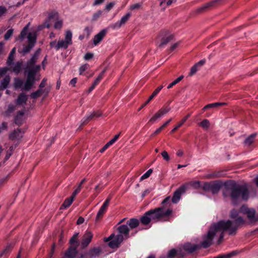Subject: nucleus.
I'll return each instance as SVG.
<instances>
[{"instance_id":"obj_23","label":"nucleus","mask_w":258,"mask_h":258,"mask_svg":"<svg viewBox=\"0 0 258 258\" xmlns=\"http://www.w3.org/2000/svg\"><path fill=\"white\" fill-rule=\"evenodd\" d=\"M10 82V77L9 76H6L1 82L0 89L2 90L6 89Z\"/></svg>"},{"instance_id":"obj_47","label":"nucleus","mask_w":258,"mask_h":258,"mask_svg":"<svg viewBox=\"0 0 258 258\" xmlns=\"http://www.w3.org/2000/svg\"><path fill=\"white\" fill-rule=\"evenodd\" d=\"M153 172V170L150 169L148 170L141 178V180L145 179L149 177Z\"/></svg>"},{"instance_id":"obj_38","label":"nucleus","mask_w":258,"mask_h":258,"mask_svg":"<svg viewBox=\"0 0 258 258\" xmlns=\"http://www.w3.org/2000/svg\"><path fill=\"white\" fill-rule=\"evenodd\" d=\"M23 85V81L20 78H16L14 82V87L16 89H19L22 88Z\"/></svg>"},{"instance_id":"obj_7","label":"nucleus","mask_w":258,"mask_h":258,"mask_svg":"<svg viewBox=\"0 0 258 258\" xmlns=\"http://www.w3.org/2000/svg\"><path fill=\"white\" fill-rule=\"evenodd\" d=\"M123 240V236L121 234H118L115 236L114 234H112L109 237L104 238L105 242L110 241L108 245L112 248L118 247Z\"/></svg>"},{"instance_id":"obj_11","label":"nucleus","mask_w":258,"mask_h":258,"mask_svg":"<svg viewBox=\"0 0 258 258\" xmlns=\"http://www.w3.org/2000/svg\"><path fill=\"white\" fill-rule=\"evenodd\" d=\"M240 210L242 212L247 215V217L251 221H257V218L255 216V212L254 210L250 209L245 205L242 206Z\"/></svg>"},{"instance_id":"obj_29","label":"nucleus","mask_w":258,"mask_h":258,"mask_svg":"<svg viewBox=\"0 0 258 258\" xmlns=\"http://www.w3.org/2000/svg\"><path fill=\"white\" fill-rule=\"evenodd\" d=\"M21 138H22V135L21 134V131L19 129L15 130L10 135V138L13 140H16V139H19Z\"/></svg>"},{"instance_id":"obj_52","label":"nucleus","mask_w":258,"mask_h":258,"mask_svg":"<svg viewBox=\"0 0 258 258\" xmlns=\"http://www.w3.org/2000/svg\"><path fill=\"white\" fill-rule=\"evenodd\" d=\"M7 11V8L4 6H0V17L5 14Z\"/></svg>"},{"instance_id":"obj_14","label":"nucleus","mask_w":258,"mask_h":258,"mask_svg":"<svg viewBox=\"0 0 258 258\" xmlns=\"http://www.w3.org/2000/svg\"><path fill=\"white\" fill-rule=\"evenodd\" d=\"M186 189L185 185H182L177 190H176L173 194L172 198V202L173 203H177L180 199L181 194H183Z\"/></svg>"},{"instance_id":"obj_28","label":"nucleus","mask_w":258,"mask_h":258,"mask_svg":"<svg viewBox=\"0 0 258 258\" xmlns=\"http://www.w3.org/2000/svg\"><path fill=\"white\" fill-rule=\"evenodd\" d=\"M78 233L74 234L70 239L71 247H76V248L79 245V242L78 240Z\"/></svg>"},{"instance_id":"obj_53","label":"nucleus","mask_w":258,"mask_h":258,"mask_svg":"<svg viewBox=\"0 0 258 258\" xmlns=\"http://www.w3.org/2000/svg\"><path fill=\"white\" fill-rule=\"evenodd\" d=\"M106 71V69H104L99 75L98 77L96 78L98 81L100 82V81L102 80V79L103 78L104 73Z\"/></svg>"},{"instance_id":"obj_41","label":"nucleus","mask_w":258,"mask_h":258,"mask_svg":"<svg viewBox=\"0 0 258 258\" xmlns=\"http://www.w3.org/2000/svg\"><path fill=\"white\" fill-rule=\"evenodd\" d=\"M177 254V250L175 249H171L168 254L167 256L168 258H173Z\"/></svg>"},{"instance_id":"obj_59","label":"nucleus","mask_w":258,"mask_h":258,"mask_svg":"<svg viewBox=\"0 0 258 258\" xmlns=\"http://www.w3.org/2000/svg\"><path fill=\"white\" fill-rule=\"evenodd\" d=\"M46 79L45 78L43 79L41 83L39 85V88L41 89H43L46 86Z\"/></svg>"},{"instance_id":"obj_1","label":"nucleus","mask_w":258,"mask_h":258,"mask_svg":"<svg viewBox=\"0 0 258 258\" xmlns=\"http://www.w3.org/2000/svg\"><path fill=\"white\" fill-rule=\"evenodd\" d=\"M223 195L225 197L230 196L231 199L237 200L240 197L242 200L246 201L249 196L248 185L247 183L239 184L235 181H229L223 184Z\"/></svg>"},{"instance_id":"obj_2","label":"nucleus","mask_w":258,"mask_h":258,"mask_svg":"<svg viewBox=\"0 0 258 258\" xmlns=\"http://www.w3.org/2000/svg\"><path fill=\"white\" fill-rule=\"evenodd\" d=\"M38 59L31 57V58L27 61L26 67L24 69L25 73L26 75V80L24 84L23 90L25 91L30 90L36 81L39 80V78L36 77L37 73L40 71V65H36Z\"/></svg>"},{"instance_id":"obj_48","label":"nucleus","mask_w":258,"mask_h":258,"mask_svg":"<svg viewBox=\"0 0 258 258\" xmlns=\"http://www.w3.org/2000/svg\"><path fill=\"white\" fill-rule=\"evenodd\" d=\"M203 189L205 191H211V184L208 183H206L203 186Z\"/></svg>"},{"instance_id":"obj_40","label":"nucleus","mask_w":258,"mask_h":258,"mask_svg":"<svg viewBox=\"0 0 258 258\" xmlns=\"http://www.w3.org/2000/svg\"><path fill=\"white\" fill-rule=\"evenodd\" d=\"M183 78V76H180L176 79H175L174 81H173L171 83H170L167 87L168 89L171 88L173 86L175 85L177 83H178Z\"/></svg>"},{"instance_id":"obj_39","label":"nucleus","mask_w":258,"mask_h":258,"mask_svg":"<svg viewBox=\"0 0 258 258\" xmlns=\"http://www.w3.org/2000/svg\"><path fill=\"white\" fill-rule=\"evenodd\" d=\"M170 103L166 104L163 106L158 113H168L170 111H173L171 108L169 106Z\"/></svg>"},{"instance_id":"obj_15","label":"nucleus","mask_w":258,"mask_h":258,"mask_svg":"<svg viewBox=\"0 0 258 258\" xmlns=\"http://www.w3.org/2000/svg\"><path fill=\"white\" fill-rule=\"evenodd\" d=\"M213 238L208 233L203 237V241L200 243V247L204 248L209 247L213 244Z\"/></svg>"},{"instance_id":"obj_30","label":"nucleus","mask_w":258,"mask_h":258,"mask_svg":"<svg viewBox=\"0 0 258 258\" xmlns=\"http://www.w3.org/2000/svg\"><path fill=\"white\" fill-rule=\"evenodd\" d=\"M222 184L220 182L215 183L211 184V191L213 194L217 193L221 188Z\"/></svg>"},{"instance_id":"obj_56","label":"nucleus","mask_w":258,"mask_h":258,"mask_svg":"<svg viewBox=\"0 0 258 258\" xmlns=\"http://www.w3.org/2000/svg\"><path fill=\"white\" fill-rule=\"evenodd\" d=\"M101 14H102V12L100 11H99L97 12H96V13H95L93 16V20H97L100 16Z\"/></svg>"},{"instance_id":"obj_26","label":"nucleus","mask_w":258,"mask_h":258,"mask_svg":"<svg viewBox=\"0 0 258 258\" xmlns=\"http://www.w3.org/2000/svg\"><path fill=\"white\" fill-rule=\"evenodd\" d=\"M27 100V96L23 93L20 94L17 99V103L19 105H21L23 103H25Z\"/></svg>"},{"instance_id":"obj_3","label":"nucleus","mask_w":258,"mask_h":258,"mask_svg":"<svg viewBox=\"0 0 258 258\" xmlns=\"http://www.w3.org/2000/svg\"><path fill=\"white\" fill-rule=\"evenodd\" d=\"M29 24L25 26L21 31L18 39L23 40L26 37L28 39V44L24 45L22 48H18V51L23 56L29 53L31 49L34 47L36 42V35L35 33L30 32L28 33Z\"/></svg>"},{"instance_id":"obj_17","label":"nucleus","mask_w":258,"mask_h":258,"mask_svg":"<svg viewBox=\"0 0 258 258\" xmlns=\"http://www.w3.org/2000/svg\"><path fill=\"white\" fill-rule=\"evenodd\" d=\"M206 63V59H203L195 64L190 69V72L188 74L189 76H192L197 72L200 70V68L204 65Z\"/></svg>"},{"instance_id":"obj_37","label":"nucleus","mask_w":258,"mask_h":258,"mask_svg":"<svg viewBox=\"0 0 258 258\" xmlns=\"http://www.w3.org/2000/svg\"><path fill=\"white\" fill-rule=\"evenodd\" d=\"M108 203V200H106L105 202L104 203L103 205L101 207L100 211L98 212L97 215L96 216V220H98L100 217L103 214L104 211H105V208L107 206Z\"/></svg>"},{"instance_id":"obj_5","label":"nucleus","mask_w":258,"mask_h":258,"mask_svg":"<svg viewBox=\"0 0 258 258\" xmlns=\"http://www.w3.org/2000/svg\"><path fill=\"white\" fill-rule=\"evenodd\" d=\"M172 213L170 209H167L165 212L162 208H158L154 210H150L148 212V214L151 216V218L153 220H159L161 219L170 216Z\"/></svg>"},{"instance_id":"obj_13","label":"nucleus","mask_w":258,"mask_h":258,"mask_svg":"<svg viewBox=\"0 0 258 258\" xmlns=\"http://www.w3.org/2000/svg\"><path fill=\"white\" fill-rule=\"evenodd\" d=\"M223 1L224 0H214L209 3H206L199 9V11L201 12L206 11L209 8L217 7V6L222 4Z\"/></svg>"},{"instance_id":"obj_42","label":"nucleus","mask_w":258,"mask_h":258,"mask_svg":"<svg viewBox=\"0 0 258 258\" xmlns=\"http://www.w3.org/2000/svg\"><path fill=\"white\" fill-rule=\"evenodd\" d=\"M13 33V29H9L4 35L5 39L6 40L9 39L12 36Z\"/></svg>"},{"instance_id":"obj_63","label":"nucleus","mask_w":258,"mask_h":258,"mask_svg":"<svg viewBox=\"0 0 258 258\" xmlns=\"http://www.w3.org/2000/svg\"><path fill=\"white\" fill-rule=\"evenodd\" d=\"M93 57V54L91 53L88 52L84 56V59L89 60Z\"/></svg>"},{"instance_id":"obj_64","label":"nucleus","mask_w":258,"mask_h":258,"mask_svg":"<svg viewBox=\"0 0 258 258\" xmlns=\"http://www.w3.org/2000/svg\"><path fill=\"white\" fill-rule=\"evenodd\" d=\"M115 3L114 2H111L106 6V9L107 11H110L113 7L114 6Z\"/></svg>"},{"instance_id":"obj_16","label":"nucleus","mask_w":258,"mask_h":258,"mask_svg":"<svg viewBox=\"0 0 258 258\" xmlns=\"http://www.w3.org/2000/svg\"><path fill=\"white\" fill-rule=\"evenodd\" d=\"M93 237V234L91 232H87L83 236V238L81 242V248H85L91 242Z\"/></svg>"},{"instance_id":"obj_50","label":"nucleus","mask_w":258,"mask_h":258,"mask_svg":"<svg viewBox=\"0 0 258 258\" xmlns=\"http://www.w3.org/2000/svg\"><path fill=\"white\" fill-rule=\"evenodd\" d=\"M62 25V21H58L55 23L54 27L55 29H60L61 28Z\"/></svg>"},{"instance_id":"obj_18","label":"nucleus","mask_w":258,"mask_h":258,"mask_svg":"<svg viewBox=\"0 0 258 258\" xmlns=\"http://www.w3.org/2000/svg\"><path fill=\"white\" fill-rule=\"evenodd\" d=\"M23 62L21 61H17L15 64L13 63V64L9 66V71H11L16 74H19L22 70Z\"/></svg>"},{"instance_id":"obj_9","label":"nucleus","mask_w":258,"mask_h":258,"mask_svg":"<svg viewBox=\"0 0 258 258\" xmlns=\"http://www.w3.org/2000/svg\"><path fill=\"white\" fill-rule=\"evenodd\" d=\"M160 35L162 37L161 39V43L159 45V47H164L173 38V35L169 34V32L167 30L161 31Z\"/></svg>"},{"instance_id":"obj_61","label":"nucleus","mask_w":258,"mask_h":258,"mask_svg":"<svg viewBox=\"0 0 258 258\" xmlns=\"http://www.w3.org/2000/svg\"><path fill=\"white\" fill-rule=\"evenodd\" d=\"M155 97H156V96L152 93L149 98L145 102L144 105H146L148 104Z\"/></svg>"},{"instance_id":"obj_35","label":"nucleus","mask_w":258,"mask_h":258,"mask_svg":"<svg viewBox=\"0 0 258 258\" xmlns=\"http://www.w3.org/2000/svg\"><path fill=\"white\" fill-rule=\"evenodd\" d=\"M119 135H116L114 136V138L110 140L108 143H107L103 148L100 150L101 152H104L109 146L112 144L118 138Z\"/></svg>"},{"instance_id":"obj_12","label":"nucleus","mask_w":258,"mask_h":258,"mask_svg":"<svg viewBox=\"0 0 258 258\" xmlns=\"http://www.w3.org/2000/svg\"><path fill=\"white\" fill-rule=\"evenodd\" d=\"M220 231L222 232V228L221 227L220 222L219 221L217 223H214L210 226L208 231V233L214 238L216 235L217 233Z\"/></svg>"},{"instance_id":"obj_31","label":"nucleus","mask_w":258,"mask_h":258,"mask_svg":"<svg viewBox=\"0 0 258 258\" xmlns=\"http://www.w3.org/2000/svg\"><path fill=\"white\" fill-rule=\"evenodd\" d=\"M73 201V197H70L69 199H66L61 205L60 210H63L68 208L72 204Z\"/></svg>"},{"instance_id":"obj_27","label":"nucleus","mask_w":258,"mask_h":258,"mask_svg":"<svg viewBox=\"0 0 258 258\" xmlns=\"http://www.w3.org/2000/svg\"><path fill=\"white\" fill-rule=\"evenodd\" d=\"M152 220L151 218V216L150 214H148V212L145 213L144 216H143L141 218V222L142 224L144 225L148 224L150 221Z\"/></svg>"},{"instance_id":"obj_57","label":"nucleus","mask_w":258,"mask_h":258,"mask_svg":"<svg viewBox=\"0 0 258 258\" xmlns=\"http://www.w3.org/2000/svg\"><path fill=\"white\" fill-rule=\"evenodd\" d=\"M163 88V86L162 85L159 86L154 91L153 94L156 96Z\"/></svg>"},{"instance_id":"obj_21","label":"nucleus","mask_w":258,"mask_h":258,"mask_svg":"<svg viewBox=\"0 0 258 258\" xmlns=\"http://www.w3.org/2000/svg\"><path fill=\"white\" fill-rule=\"evenodd\" d=\"M199 247V245L196 244L192 245L190 243H185L183 246L184 250L188 253H192L195 251Z\"/></svg>"},{"instance_id":"obj_55","label":"nucleus","mask_w":258,"mask_h":258,"mask_svg":"<svg viewBox=\"0 0 258 258\" xmlns=\"http://www.w3.org/2000/svg\"><path fill=\"white\" fill-rule=\"evenodd\" d=\"M40 52H41V49L40 48H38L35 51V52L34 53V54L32 55V57H34L37 59L38 58V56L39 55H40Z\"/></svg>"},{"instance_id":"obj_32","label":"nucleus","mask_w":258,"mask_h":258,"mask_svg":"<svg viewBox=\"0 0 258 258\" xmlns=\"http://www.w3.org/2000/svg\"><path fill=\"white\" fill-rule=\"evenodd\" d=\"M100 252V249L99 248H93L89 251L88 254L90 257H93L98 255Z\"/></svg>"},{"instance_id":"obj_45","label":"nucleus","mask_w":258,"mask_h":258,"mask_svg":"<svg viewBox=\"0 0 258 258\" xmlns=\"http://www.w3.org/2000/svg\"><path fill=\"white\" fill-rule=\"evenodd\" d=\"M201 126L205 129H208L209 127V121L208 120H204L200 123Z\"/></svg>"},{"instance_id":"obj_33","label":"nucleus","mask_w":258,"mask_h":258,"mask_svg":"<svg viewBox=\"0 0 258 258\" xmlns=\"http://www.w3.org/2000/svg\"><path fill=\"white\" fill-rule=\"evenodd\" d=\"M45 89H39L36 91L31 93V97L33 99H36L40 97L43 93H44Z\"/></svg>"},{"instance_id":"obj_54","label":"nucleus","mask_w":258,"mask_h":258,"mask_svg":"<svg viewBox=\"0 0 258 258\" xmlns=\"http://www.w3.org/2000/svg\"><path fill=\"white\" fill-rule=\"evenodd\" d=\"M57 17V13L56 12H51L48 16V19L50 20L55 19Z\"/></svg>"},{"instance_id":"obj_49","label":"nucleus","mask_w":258,"mask_h":258,"mask_svg":"<svg viewBox=\"0 0 258 258\" xmlns=\"http://www.w3.org/2000/svg\"><path fill=\"white\" fill-rule=\"evenodd\" d=\"M161 155L163 158L167 161H169L170 158L167 151H164L161 153Z\"/></svg>"},{"instance_id":"obj_46","label":"nucleus","mask_w":258,"mask_h":258,"mask_svg":"<svg viewBox=\"0 0 258 258\" xmlns=\"http://www.w3.org/2000/svg\"><path fill=\"white\" fill-rule=\"evenodd\" d=\"M160 5L162 6L165 3H166L167 6H170L173 3L176 2V0H160Z\"/></svg>"},{"instance_id":"obj_43","label":"nucleus","mask_w":258,"mask_h":258,"mask_svg":"<svg viewBox=\"0 0 258 258\" xmlns=\"http://www.w3.org/2000/svg\"><path fill=\"white\" fill-rule=\"evenodd\" d=\"M23 114H18L15 118V123L20 124L21 123L22 119H23Z\"/></svg>"},{"instance_id":"obj_44","label":"nucleus","mask_w":258,"mask_h":258,"mask_svg":"<svg viewBox=\"0 0 258 258\" xmlns=\"http://www.w3.org/2000/svg\"><path fill=\"white\" fill-rule=\"evenodd\" d=\"M89 67V65L87 63L83 64L79 68L80 75H82L84 72L87 70Z\"/></svg>"},{"instance_id":"obj_24","label":"nucleus","mask_w":258,"mask_h":258,"mask_svg":"<svg viewBox=\"0 0 258 258\" xmlns=\"http://www.w3.org/2000/svg\"><path fill=\"white\" fill-rule=\"evenodd\" d=\"M16 48L14 47L11 51L9 56L8 57L7 63L8 66H10L13 64V60L14 59V55L16 53Z\"/></svg>"},{"instance_id":"obj_25","label":"nucleus","mask_w":258,"mask_h":258,"mask_svg":"<svg viewBox=\"0 0 258 258\" xmlns=\"http://www.w3.org/2000/svg\"><path fill=\"white\" fill-rule=\"evenodd\" d=\"M119 234H123L125 236H128L129 233V228L126 225H122L117 228Z\"/></svg>"},{"instance_id":"obj_58","label":"nucleus","mask_w":258,"mask_h":258,"mask_svg":"<svg viewBox=\"0 0 258 258\" xmlns=\"http://www.w3.org/2000/svg\"><path fill=\"white\" fill-rule=\"evenodd\" d=\"M141 4H140L139 3H137V4H134V5H133L131 6L130 9L131 10H136V9H139L141 7Z\"/></svg>"},{"instance_id":"obj_36","label":"nucleus","mask_w":258,"mask_h":258,"mask_svg":"<svg viewBox=\"0 0 258 258\" xmlns=\"http://www.w3.org/2000/svg\"><path fill=\"white\" fill-rule=\"evenodd\" d=\"M255 137V135L252 134L249 136L248 138H247L244 143L247 146L251 145L253 142V139Z\"/></svg>"},{"instance_id":"obj_20","label":"nucleus","mask_w":258,"mask_h":258,"mask_svg":"<svg viewBox=\"0 0 258 258\" xmlns=\"http://www.w3.org/2000/svg\"><path fill=\"white\" fill-rule=\"evenodd\" d=\"M226 104L225 103H220V102H216V103H213L208 104L207 105L205 106L203 109L202 110L203 111H206L210 109H215V108H218L222 106H223L225 105Z\"/></svg>"},{"instance_id":"obj_10","label":"nucleus","mask_w":258,"mask_h":258,"mask_svg":"<svg viewBox=\"0 0 258 258\" xmlns=\"http://www.w3.org/2000/svg\"><path fill=\"white\" fill-rule=\"evenodd\" d=\"M131 15L132 13L131 12L127 13L121 18L120 21H118L114 24H111L109 26V27L114 30L119 29L122 26V25L125 24L126 23V22L131 17Z\"/></svg>"},{"instance_id":"obj_60","label":"nucleus","mask_w":258,"mask_h":258,"mask_svg":"<svg viewBox=\"0 0 258 258\" xmlns=\"http://www.w3.org/2000/svg\"><path fill=\"white\" fill-rule=\"evenodd\" d=\"M155 97H156V96L152 93L149 98L145 102L144 105H146L148 104Z\"/></svg>"},{"instance_id":"obj_6","label":"nucleus","mask_w":258,"mask_h":258,"mask_svg":"<svg viewBox=\"0 0 258 258\" xmlns=\"http://www.w3.org/2000/svg\"><path fill=\"white\" fill-rule=\"evenodd\" d=\"M72 44V33L70 30H68L65 35V40H59L55 46L56 50L60 48L67 49L69 45Z\"/></svg>"},{"instance_id":"obj_62","label":"nucleus","mask_w":258,"mask_h":258,"mask_svg":"<svg viewBox=\"0 0 258 258\" xmlns=\"http://www.w3.org/2000/svg\"><path fill=\"white\" fill-rule=\"evenodd\" d=\"M155 97H156V96L152 93L149 98L145 102L144 105H146L148 104Z\"/></svg>"},{"instance_id":"obj_19","label":"nucleus","mask_w":258,"mask_h":258,"mask_svg":"<svg viewBox=\"0 0 258 258\" xmlns=\"http://www.w3.org/2000/svg\"><path fill=\"white\" fill-rule=\"evenodd\" d=\"M107 33V31L105 29H103L97 34L94 37L93 43L95 45H97L103 39Z\"/></svg>"},{"instance_id":"obj_4","label":"nucleus","mask_w":258,"mask_h":258,"mask_svg":"<svg viewBox=\"0 0 258 258\" xmlns=\"http://www.w3.org/2000/svg\"><path fill=\"white\" fill-rule=\"evenodd\" d=\"M222 228V232L220 233V236L217 240V243L220 244L224 237V231H227L228 233L230 235L234 234L236 233L238 227L240 225L244 223V220L241 217H238L236 222L234 223L230 220L224 221L221 220L219 221Z\"/></svg>"},{"instance_id":"obj_34","label":"nucleus","mask_w":258,"mask_h":258,"mask_svg":"<svg viewBox=\"0 0 258 258\" xmlns=\"http://www.w3.org/2000/svg\"><path fill=\"white\" fill-rule=\"evenodd\" d=\"M128 225L131 228H135L139 226V221L136 219H131L128 223Z\"/></svg>"},{"instance_id":"obj_8","label":"nucleus","mask_w":258,"mask_h":258,"mask_svg":"<svg viewBox=\"0 0 258 258\" xmlns=\"http://www.w3.org/2000/svg\"><path fill=\"white\" fill-rule=\"evenodd\" d=\"M171 118L168 114H155L154 116L151 118V120L154 121H157L161 124H162L160 131L163 127L166 124H167Z\"/></svg>"},{"instance_id":"obj_51","label":"nucleus","mask_w":258,"mask_h":258,"mask_svg":"<svg viewBox=\"0 0 258 258\" xmlns=\"http://www.w3.org/2000/svg\"><path fill=\"white\" fill-rule=\"evenodd\" d=\"M9 70L7 67L0 68V76L5 75Z\"/></svg>"},{"instance_id":"obj_22","label":"nucleus","mask_w":258,"mask_h":258,"mask_svg":"<svg viewBox=\"0 0 258 258\" xmlns=\"http://www.w3.org/2000/svg\"><path fill=\"white\" fill-rule=\"evenodd\" d=\"M94 117V114H79L77 118L84 122L92 119Z\"/></svg>"}]
</instances>
